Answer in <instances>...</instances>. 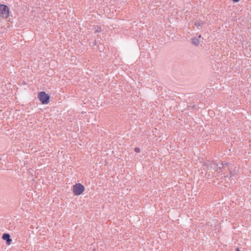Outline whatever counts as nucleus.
Wrapping results in <instances>:
<instances>
[{"instance_id": "6", "label": "nucleus", "mask_w": 251, "mask_h": 251, "mask_svg": "<svg viewBox=\"0 0 251 251\" xmlns=\"http://www.w3.org/2000/svg\"><path fill=\"white\" fill-rule=\"evenodd\" d=\"M203 22L200 21H197L195 22V25L197 27L198 29H200V27L202 26V25H203Z\"/></svg>"}, {"instance_id": "7", "label": "nucleus", "mask_w": 251, "mask_h": 251, "mask_svg": "<svg viewBox=\"0 0 251 251\" xmlns=\"http://www.w3.org/2000/svg\"><path fill=\"white\" fill-rule=\"evenodd\" d=\"M224 165V164L222 162L221 163V166H220L219 167H218V165L217 164H214V167H213L214 170L215 171H217L218 170H220L221 169V168H223Z\"/></svg>"}, {"instance_id": "9", "label": "nucleus", "mask_w": 251, "mask_h": 251, "mask_svg": "<svg viewBox=\"0 0 251 251\" xmlns=\"http://www.w3.org/2000/svg\"><path fill=\"white\" fill-rule=\"evenodd\" d=\"M94 30L96 33L100 32L101 31V28L99 26H95Z\"/></svg>"}, {"instance_id": "1", "label": "nucleus", "mask_w": 251, "mask_h": 251, "mask_svg": "<svg viewBox=\"0 0 251 251\" xmlns=\"http://www.w3.org/2000/svg\"><path fill=\"white\" fill-rule=\"evenodd\" d=\"M9 16V8L7 6L0 5V17L6 19Z\"/></svg>"}, {"instance_id": "10", "label": "nucleus", "mask_w": 251, "mask_h": 251, "mask_svg": "<svg viewBox=\"0 0 251 251\" xmlns=\"http://www.w3.org/2000/svg\"><path fill=\"white\" fill-rule=\"evenodd\" d=\"M134 151L136 152V153H139L140 152V150L139 148H135L134 149Z\"/></svg>"}, {"instance_id": "13", "label": "nucleus", "mask_w": 251, "mask_h": 251, "mask_svg": "<svg viewBox=\"0 0 251 251\" xmlns=\"http://www.w3.org/2000/svg\"><path fill=\"white\" fill-rule=\"evenodd\" d=\"M225 165H228V163H226L225 164Z\"/></svg>"}, {"instance_id": "14", "label": "nucleus", "mask_w": 251, "mask_h": 251, "mask_svg": "<svg viewBox=\"0 0 251 251\" xmlns=\"http://www.w3.org/2000/svg\"><path fill=\"white\" fill-rule=\"evenodd\" d=\"M201 35H199V38H201Z\"/></svg>"}, {"instance_id": "2", "label": "nucleus", "mask_w": 251, "mask_h": 251, "mask_svg": "<svg viewBox=\"0 0 251 251\" xmlns=\"http://www.w3.org/2000/svg\"><path fill=\"white\" fill-rule=\"evenodd\" d=\"M38 98L43 104H48L49 102L50 96L44 92L39 93Z\"/></svg>"}, {"instance_id": "3", "label": "nucleus", "mask_w": 251, "mask_h": 251, "mask_svg": "<svg viewBox=\"0 0 251 251\" xmlns=\"http://www.w3.org/2000/svg\"><path fill=\"white\" fill-rule=\"evenodd\" d=\"M84 186L80 183H77L74 185L73 193L75 195H79L84 191Z\"/></svg>"}, {"instance_id": "5", "label": "nucleus", "mask_w": 251, "mask_h": 251, "mask_svg": "<svg viewBox=\"0 0 251 251\" xmlns=\"http://www.w3.org/2000/svg\"><path fill=\"white\" fill-rule=\"evenodd\" d=\"M228 169L229 170V176L227 175L226 177L229 178L233 179V177L235 175L236 172L234 171H232L231 168H228Z\"/></svg>"}, {"instance_id": "8", "label": "nucleus", "mask_w": 251, "mask_h": 251, "mask_svg": "<svg viewBox=\"0 0 251 251\" xmlns=\"http://www.w3.org/2000/svg\"><path fill=\"white\" fill-rule=\"evenodd\" d=\"M192 43L193 45L197 46L199 44V40L198 38H194L192 40Z\"/></svg>"}, {"instance_id": "11", "label": "nucleus", "mask_w": 251, "mask_h": 251, "mask_svg": "<svg viewBox=\"0 0 251 251\" xmlns=\"http://www.w3.org/2000/svg\"><path fill=\"white\" fill-rule=\"evenodd\" d=\"M233 1L235 2H238L240 0H232Z\"/></svg>"}, {"instance_id": "12", "label": "nucleus", "mask_w": 251, "mask_h": 251, "mask_svg": "<svg viewBox=\"0 0 251 251\" xmlns=\"http://www.w3.org/2000/svg\"><path fill=\"white\" fill-rule=\"evenodd\" d=\"M236 251H240L239 249V248H237L236 249Z\"/></svg>"}, {"instance_id": "4", "label": "nucleus", "mask_w": 251, "mask_h": 251, "mask_svg": "<svg viewBox=\"0 0 251 251\" xmlns=\"http://www.w3.org/2000/svg\"><path fill=\"white\" fill-rule=\"evenodd\" d=\"M2 239L6 241V243L8 245H10L12 241V239L10 238V235L8 233H4L2 235Z\"/></svg>"}]
</instances>
